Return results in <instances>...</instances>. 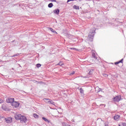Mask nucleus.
Returning <instances> with one entry per match:
<instances>
[{
	"label": "nucleus",
	"instance_id": "f257e3e1",
	"mask_svg": "<svg viewBox=\"0 0 126 126\" xmlns=\"http://www.w3.org/2000/svg\"><path fill=\"white\" fill-rule=\"evenodd\" d=\"M121 98H122V96L117 95L113 98V102H120Z\"/></svg>",
	"mask_w": 126,
	"mask_h": 126
},
{
	"label": "nucleus",
	"instance_id": "f03ea898",
	"mask_svg": "<svg viewBox=\"0 0 126 126\" xmlns=\"http://www.w3.org/2000/svg\"><path fill=\"white\" fill-rule=\"evenodd\" d=\"M11 105L13 108H18L20 104L18 101H15L14 100V102L12 103Z\"/></svg>",
	"mask_w": 126,
	"mask_h": 126
},
{
	"label": "nucleus",
	"instance_id": "7ed1b4c3",
	"mask_svg": "<svg viewBox=\"0 0 126 126\" xmlns=\"http://www.w3.org/2000/svg\"><path fill=\"white\" fill-rule=\"evenodd\" d=\"M43 100L45 103H49V104H51L52 105H55V102L53 101V100H51L49 98H44Z\"/></svg>",
	"mask_w": 126,
	"mask_h": 126
},
{
	"label": "nucleus",
	"instance_id": "20e7f679",
	"mask_svg": "<svg viewBox=\"0 0 126 126\" xmlns=\"http://www.w3.org/2000/svg\"><path fill=\"white\" fill-rule=\"evenodd\" d=\"M93 57L91 59V63H95L96 61H97V57H96V54L95 53H93Z\"/></svg>",
	"mask_w": 126,
	"mask_h": 126
},
{
	"label": "nucleus",
	"instance_id": "39448f33",
	"mask_svg": "<svg viewBox=\"0 0 126 126\" xmlns=\"http://www.w3.org/2000/svg\"><path fill=\"white\" fill-rule=\"evenodd\" d=\"M6 101L7 103H11V104H12V103H13L14 102V98H11V97H9L6 99Z\"/></svg>",
	"mask_w": 126,
	"mask_h": 126
},
{
	"label": "nucleus",
	"instance_id": "423d86ee",
	"mask_svg": "<svg viewBox=\"0 0 126 126\" xmlns=\"http://www.w3.org/2000/svg\"><path fill=\"white\" fill-rule=\"evenodd\" d=\"M5 122L7 124H10L12 122V118L8 117L5 119Z\"/></svg>",
	"mask_w": 126,
	"mask_h": 126
},
{
	"label": "nucleus",
	"instance_id": "0eeeda50",
	"mask_svg": "<svg viewBox=\"0 0 126 126\" xmlns=\"http://www.w3.org/2000/svg\"><path fill=\"white\" fill-rule=\"evenodd\" d=\"M20 120L22 124H23V123H26V121H27L26 117L24 116H22Z\"/></svg>",
	"mask_w": 126,
	"mask_h": 126
},
{
	"label": "nucleus",
	"instance_id": "6e6552de",
	"mask_svg": "<svg viewBox=\"0 0 126 126\" xmlns=\"http://www.w3.org/2000/svg\"><path fill=\"white\" fill-rule=\"evenodd\" d=\"M22 117V116L21 114H16L15 115V118L16 120H21V118Z\"/></svg>",
	"mask_w": 126,
	"mask_h": 126
},
{
	"label": "nucleus",
	"instance_id": "1a4fd4ad",
	"mask_svg": "<svg viewBox=\"0 0 126 126\" xmlns=\"http://www.w3.org/2000/svg\"><path fill=\"white\" fill-rule=\"evenodd\" d=\"M120 118H121V117L120 116V115H115L114 117V119L115 120V121H119V120H120Z\"/></svg>",
	"mask_w": 126,
	"mask_h": 126
},
{
	"label": "nucleus",
	"instance_id": "9d476101",
	"mask_svg": "<svg viewBox=\"0 0 126 126\" xmlns=\"http://www.w3.org/2000/svg\"><path fill=\"white\" fill-rule=\"evenodd\" d=\"M123 62H124V59H122L120 61H118L117 62H115L114 63V64H115V65H117V64H119V63H123Z\"/></svg>",
	"mask_w": 126,
	"mask_h": 126
},
{
	"label": "nucleus",
	"instance_id": "9b49d317",
	"mask_svg": "<svg viewBox=\"0 0 126 126\" xmlns=\"http://www.w3.org/2000/svg\"><path fill=\"white\" fill-rule=\"evenodd\" d=\"M53 12L55 13V14H59L60 13V9H56L53 11Z\"/></svg>",
	"mask_w": 126,
	"mask_h": 126
},
{
	"label": "nucleus",
	"instance_id": "f8f14e48",
	"mask_svg": "<svg viewBox=\"0 0 126 126\" xmlns=\"http://www.w3.org/2000/svg\"><path fill=\"white\" fill-rule=\"evenodd\" d=\"M33 117L35 118V119H38V118H39V115L36 113H34L33 114Z\"/></svg>",
	"mask_w": 126,
	"mask_h": 126
},
{
	"label": "nucleus",
	"instance_id": "ddd939ff",
	"mask_svg": "<svg viewBox=\"0 0 126 126\" xmlns=\"http://www.w3.org/2000/svg\"><path fill=\"white\" fill-rule=\"evenodd\" d=\"M73 8H74V9L79 10V6H76V5H75L73 6Z\"/></svg>",
	"mask_w": 126,
	"mask_h": 126
},
{
	"label": "nucleus",
	"instance_id": "4468645a",
	"mask_svg": "<svg viewBox=\"0 0 126 126\" xmlns=\"http://www.w3.org/2000/svg\"><path fill=\"white\" fill-rule=\"evenodd\" d=\"M63 63L62 62H60L58 64H57V65H60V66H62V65H63Z\"/></svg>",
	"mask_w": 126,
	"mask_h": 126
},
{
	"label": "nucleus",
	"instance_id": "2eb2a0df",
	"mask_svg": "<svg viewBox=\"0 0 126 126\" xmlns=\"http://www.w3.org/2000/svg\"><path fill=\"white\" fill-rule=\"evenodd\" d=\"M49 29H50V31H51V32H53V33H55V32H56V31H55L52 28H50Z\"/></svg>",
	"mask_w": 126,
	"mask_h": 126
},
{
	"label": "nucleus",
	"instance_id": "dca6fc26",
	"mask_svg": "<svg viewBox=\"0 0 126 126\" xmlns=\"http://www.w3.org/2000/svg\"><path fill=\"white\" fill-rule=\"evenodd\" d=\"M54 5L53 4V3H49V4H48V7H50V8H51V7H53V6Z\"/></svg>",
	"mask_w": 126,
	"mask_h": 126
},
{
	"label": "nucleus",
	"instance_id": "f3484780",
	"mask_svg": "<svg viewBox=\"0 0 126 126\" xmlns=\"http://www.w3.org/2000/svg\"><path fill=\"white\" fill-rule=\"evenodd\" d=\"M93 73V70H91L89 71V74L90 75H92Z\"/></svg>",
	"mask_w": 126,
	"mask_h": 126
},
{
	"label": "nucleus",
	"instance_id": "a211bd4d",
	"mask_svg": "<svg viewBox=\"0 0 126 126\" xmlns=\"http://www.w3.org/2000/svg\"><path fill=\"white\" fill-rule=\"evenodd\" d=\"M42 120L45 121V122H49V120H48V119H46L45 117H42Z\"/></svg>",
	"mask_w": 126,
	"mask_h": 126
},
{
	"label": "nucleus",
	"instance_id": "6ab92c4d",
	"mask_svg": "<svg viewBox=\"0 0 126 126\" xmlns=\"http://www.w3.org/2000/svg\"><path fill=\"white\" fill-rule=\"evenodd\" d=\"M70 50H75L76 51H78V49H77L75 48H70Z\"/></svg>",
	"mask_w": 126,
	"mask_h": 126
},
{
	"label": "nucleus",
	"instance_id": "aec40b11",
	"mask_svg": "<svg viewBox=\"0 0 126 126\" xmlns=\"http://www.w3.org/2000/svg\"><path fill=\"white\" fill-rule=\"evenodd\" d=\"M36 67H41V64H39V63L37 64H36Z\"/></svg>",
	"mask_w": 126,
	"mask_h": 126
},
{
	"label": "nucleus",
	"instance_id": "412c9836",
	"mask_svg": "<svg viewBox=\"0 0 126 126\" xmlns=\"http://www.w3.org/2000/svg\"><path fill=\"white\" fill-rule=\"evenodd\" d=\"M80 93H84V91H83V90L81 88L80 89Z\"/></svg>",
	"mask_w": 126,
	"mask_h": 126
},
{
	"label": "nucleus",
	"instance_id": "4be33fe9",
	"mask_svg": "<svg viewBox=\"0 0 126 126\" xmlns=\"http://www.w3.org/2000/svg\"><path fill=\"white\" fill-rule=\"evenodd\" d=\"M1 103H3V100H2L1 98H0V104H1Z\"/></svg>",
	"mask_w": 126,
	"mask_h": 126
},
{
	"label": "nucleus",
	"instance_id": "5701e85b",
	"mask_svg": "<svg viewBox=\"0 0 126 126\" xmlns=\"http://www.w3.org/2000/svg\"><path fill=\"white\" fill-rule=\"evenodd\" d=\"M74 73H75V72L73 71L72 73H71L70 74V75H73V74H74Z\"/></svg>",
	"mask_w": 126,
	"mask_h": 126
},
{
	"label": "nucleus",
	"instance_id": "b1692460",
	"mask_svg": "<svg viewBox=\"0 0 126 126\" xmlns=\"http://www.w3.org/2000/svg\"><path fill=\"white\" fill-rule=\"evenodd\" d=\"M121 126H126V124L125 123H122V125Z\"/></svg>",
	"mask_w": 126,
	"mask_h": 126
},
{
	"label": "nucleus",
	"instance_id": "393cba45",
	"mask_svg": "<svg viewBox=\"0 0 126 126\" xmlns=\"http://www.w3.org/2000/svg\"><path fill=\"white\" fill-rule=\"evenodd\" d=\"M74 0H67V2H69V1H73Z\"/></svg>",
	"mask_w": 126,
	"mask_h": 126
},
{
	"label": "nucleus",
	"instance_id": "a878e982",
	"mask_svg": "<svg viewBox=\"0 0 126 126\" xmlns=\"http://www.w3.org/2000/svg\"><path fill=\"white\" fill-rule=\"evenodd\" d=\"M52 2H56V1H57L56 0H51Z\"/></svg>",
	"mask_w": 126,
	"mask_h": 126
},
{
	"label": "nucleus",
	"instance_id": "bb28decb",
	"mask_svg": "<svg viewBox=\"0 0 126 126\" xmlns=\"http://www.w3.org/2000/svg\"><path fill=\"white\" fill-rule=\"evenodd\" d=\"M105 126H109L108 125H107V124H106V125H105Z\"/></svg>",
	"mask_w": 126,
	"mask_h": 126
},
{
	"label": "nucleus",
	"instance_id": "cd10ccee",
	"mask_svg": "<svg viewBox=\"0 0 126 126\" xmlns=\"http://www.w3.org/2000/svg\"><path fill=\"white\" fill-rule=\"evenodd\" d=\"M55 33H56V34H58V32H55Z\"/></svg>",
	"mask_w": 126,
	"mask_h": 126
},
{
	"label": "nucleus",
	"instance_id": "c85d7f7f",
	"mask_svg": "<svg viewBox=\"0 0 126 126\" xmlns=\"http://www.w3.org/2000/svg\"><path fill=\"white\" fill-rule=\"evenodd\" d=\"M119 126H121V125L119 124Z\"/></svg>",
	"mask_w": 126,
	"mask_h": 126
},
{
	"label": "nucleus",
	"instance_id": "c756f323",
	"mask_svg": "<svg viewBox=\"0 0 126 126\" xmlns=\"http://www.w3.org/2000/svg\"><path fill=\"white\" fill-rule=\"evenodd\" d=\"M95 32V31H94V32Z\"/></svg>",
	"mask_w": 126,
	"mask_h": 126
}]
</instances>
